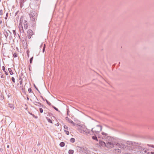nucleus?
Masks as SVG:
<instances>
[{
    "label": "nucleus",
    "mask_w": 154,
    "mask_h": 154,
    "mask_svg": "<svg viewBox=\"0 0 154 154\" xmlns=\"http://www.w3.org/2000/svg\"><path fill=\"white\" fill-rule=\"evenodd\" d=\"M46 119L51 124H53V122L49 118H48L47 117H46Z\"/></svg>",
    "instance_id": "nucleus-20"
},
{
    "label": "nucleus",
    "mask_w": 154,
    "mask_h": 154,
    "mask_svg": "<svg viewBox=\"0 0 154 154\" xmlns=\"http://www.w3.org/2000/svg\"><path fill=\"white\" fill-rule=\"evenodd\" d=\"M28 113L31 115H32V113L31 112H28Z\"/></svg>",
    "instance_id": "nucleus-59"
},
{
    "label": "nucleus",
    "mask_w": 154,
    "mask_h": 154,
    "mask_svg": "<svg viewBox=\"0 0 154 154\" xmlns=\"http://www.w3.org/2000/svg\"><path fill=\"white\" fill-rule=\"evenodd\" d=\"M8 106L9 107L12 109H14V105L12 104L9 103L8 105Z\"/></svg>",
    "instance_id": "nucleus-16"
},
{
    "label": "nucleus",
    "mask_w": 154,
    "mask_h": 154,
    "mask_svg": "<svg viewBox=\"0 0 154 154\" xmlns=\"http://www.w3.org/2000/svg\"><path fill=\"white\" fill-rule=\"evenodd\" d=\"M114 152L117 154H119L121 153V151L119 149H116L114 150Z\"/></svg>",
    "instance_id": "nucleus-15"
},
{
    "label": "nucleus",
    "mask_w": 154,
    "mask_h": 154,
    "mask_svg": "<svg viewBox=\"0 0 154 154\" xmlns=\"http://www.w3.org/2000/svg\"><path fill=\"white\" fill-rule=\"evenodd\" d=\"M92 138L94 140H95L97 141H98V139L97 137L96 136V134L92 137Z\"/></svg>",
    "instance_id": "nucleus-19"
},
{
    "label": "nucleus",
    "mask_w": 154,
    "mask_h": 154,
    "mask_svg": "<svg viewBox=\"0 0 154 154\" xmlns=\"http://www.w3.org/2000/svg\"><path fill=\"white\" fill-rule=\"evenodd\" d=\"M144 152H145V153H147V152H148V151L147 150H143Z\"/></svg>",
    "instance_id": "nucleus-50"
},
{
    "label": "nucleus",
    "mask_w": 154,
    "mask_h": 154,
    "mask_svg": "<svg viewBox=\"0 0 154 154\" xmlns=\"http://www.w3.org/2000/svg\"><path fill=\"white\" fill-rule=\"evenodd\" d=\"M66 120L68 121L69 123L72 124L73 126L75 125V123H74L72 120L69 119L68 117H66L65 118Z\"/></svg>",
    "instance_id": "nucleus-11"
},
{
    "label": "nucleus",
    "mask_w": 154,
    "mask_h": 154,
    "mask_svg": "<svg viewBox=\"0 0 154 154\" xmlns=\"http://www.w3.org/2000/svg\"><path fill=\"white\" fill-rule=\"evenodd\" d=\"M99 144L101 146H106L109 148H113L114 147V145H116L120 148H126L127 145H126L122 143H112L110 142H107L106 143L104 142L101 140H99Z\"/></svg>",
    "instance_id": "nucleus-1"
},
{
    "label": "nucleus",
    "mask_w": 154,
    "mask_h": 154,
    "mask_svg": "<svg viewBox=\"0 0 154 154\" xmlns=\"http://www.w3.org/2000/svg\"><path fill=\"white\" fill-rule=\"evenodd\" d=\"M71 142L72 143H73L75 141V139L74 138H71L70 140Z\"/></svg>",
    "instance_id": "nucleus-29"
},
{
    "label": "nucleus",
    "mask_w": 154,
    "mask_h": 154,
    "mask_svg": "<svg viewBox=\"0 0 154 154\" xmlns=\"http://www.w3.org/2000/svg\"><path fill=\"white\" fill-rule=\"evenodd\" d=\"M22 79L21 78V77L20 76L19 77V79L21 80Z\"/></svg>",
    "instance_id": "nucleus-60"
},
{
    "label": "nucleus",
    "mask_w": 154,
    "mask_h": 154,
    "mask_svg": "<svg viewBox=\"0 0 154 154\" xmlns=\"http://www.w3.org/2000/svg\"><path fill=\"white\" fill-rule=\"evenodd\" d=\"M39 111H40V112L41 113H42L43 112V109L42 108H39Z\"/></svg>",
    "instance_id": "nucleus-38"
},
{
    "label": "nucleus",
    "mask_w": 154,
    "mask_h": 154,
    "mask_svg": "<svg viewBox=\"0 0 154 154\" xmlns=\"http://www.w3.org/2000/svg\"><path fill=\"white\" fill-rule=\"evenodd\" d=\"M1 78H4L5 77V75L4 74H3L2 73V75L1 76Z\"/></svg>",
    "instance_id": "nucleus-44"
},
{
    "label": "nucleus",
    "mask_w": 154,
    "mask_h": 154,
    "mask_svg": "<svg viewBox=\"0 0 154 154\" xmlns=\"http://www.w3.org/2000/svg\"><path fill=\"white\" fill-rule=\"evenodd\" d=\"M69 109H67V114L68 116H69Z\"/></svg>",
    "instance_id": "nucleus-36"
},
{
    "label": "nucleus",
    "mask_w": 154,
    "mask_h": 154,
    "mask_svg": "<svg viewBox=\"0 0 154 154\" xmlns=\"http://www.w3.org/2000/svg\"><path fill=\"white\" fill-rule=\"evenodd\" d=\"M33 32L31 29H29L27 32L28 37L29 39H30L32 36L33 35Z\"/></svg>",
    "instance_id": "nucleus-6"
},
{
    "label": "nucleus",
    "mask_w": 154,
    "mask_h": 154,
    "mask_svg": "<svg viewBox=\"0 0 154 154\" xmlns=\"http://www.w3.org/2000/svg\"><path fill=\"white\" fill-rule=\"evenodd\" d=\"M33 59V57H32L29 59V63L30 64H32Z\"/></svg>",
    "instance_id": "nucleus-28"
},
{
    "label": "nucleus",
    "mask_w": 154,
    "mask_h": 154,
    "mask_svg": "<svg viewBox=\"0 0 154 154\" xmlns=\"http://www.w3.org/2000/svg\"><path fill=\"white\" fill-rule=\"evenodd\" d=\"M8 69L11 75H12L13 74V73L11 68H9Z\"/></svg>",
    "instance_id": "nucleus-21"
},
{
    "label": "nucleus",
    "mask_w": 154,
    "mask_h": 154,
    "mask_svg": "<svg viewBox=\"0 0 154 154\" xmlns=\"http://www.w3.org/2000/svg\"><path fill=\"white\" fill-rule=\"evenodd\" d=\"M63 127L65 129L68 130L69 128L66 125H65Z\"/></svg>",
    "instance_id": "nucleus-35"
},
{
    "label": "nucleus",
    "mask_w": 154,
    "mask_h": 154,
    "mask_svg": "<svg viewBox=\"0 0 154 154\" xmlns=\"http://www.w3.org/2000/svg\"><path fill=\"white\" fill-rule=\"evenodd\" d=\"M40 144H40V143H38V144H37V146H39L40 145Z\"/></svg>",
    "instance_id": "nucleus-57"
},
{
    "label": "nucleus",
    "mask_w": 154,
    "mask_h": 154,
    "mask_svg": "<svg viewBox=\"0 0 154 154\" xmlns=\"http://www.w3.org/2000/svg\"><path fill=\"white\" fill-rule=\"evenodd\" d=\"M45 101L47 103V104L49 106L51 105V103L49 102L47 99H45Z\"/></svg>",
    "instance_id": "nucleus-27"
},
{
    "label": "nucleus",
    "mask_w": 154,
    "mask_h": 154,
    "mask_svg": "<svg viewBox=\"0 0 154 154\" xmlns=\"http://www.w3.org/2000/svg\"><path fill=\"white\" fill-rule=\"evenodd\" d=\"M127 145H132L134 146H137V145H140V144L138 143H136L135 142H134L132 141H128L126 143Z\"/></svg>",
    "instance_id": "nucleus-8"
},
{
    "label": "nucleus",
    "mask_w": 154,
    "mask_h": 154,
    "mask_svg": "<svg viewBox=\"0 0 154 154\" xmlns=\"http://www.w3.org/2000/svg\"><path fill=\"white\" fill-rule=\"evenodd\" d=\"M148 145L149 146H151V147H153L154 148V145H151L148 144Z\"/></svg>",
    "instance_id": "nucleus-45"
},
{
    "label": "nucleus",
    "mask_w": 154,
    "mask_h": 154,
    "mask_svg": "<svg viewBox=\"0 0 154 154\" xmlns=\"http://www.w3.org/2000/svg\"><path fill=\"white\" fill-rule=\"evenodd\" d=\"M2 20H0V24H1L2 23Z\"/></svg>",
    "instance_id": "nucleus-61"
},
{
    "label": "nucleus",
    "mask_w": 154,
    "mask_h": 154,
    "mask_svg": "<svg viewBox=\"0 0 154 154\" xmlns=\"http://www.w3.org/2000/svg\"><path fill=\"white\" fill-rule=\"evenodd\" d=\"M42 44L40 46V48H42Z\"/></svg>",
    "instance_id": "nucleus-62"
},
{
    "label": "nucleus",
    "mask_w": 154,
    "mask_h": 154,
    "mask_svg": "<svg viewBox=\"0 0 154 154\" xmlns=\"http://www.w3.org/2000/svg\"><path fill=\"white\" fill-rule=\"evenodd\" d=\"M51 106L52 107V108H53L54 109H55L56 111L59 112H60V111L58 109L54 106L53 105H51Z\"/></svg>",
    "instance_id": "nucleus-25"
},
{
    "label": "nucleus",
    "mask_w": 154,
    "mask_h": 154,
    "mask_svg": "<svg viewBox=\"0 0 154 154\" xmlns=\"http://www.w3.org/2000/svg\"><path fill=\"white\" fill-rule=\"evenodd\" d=\"M28 91L29 93H31L32 92V90L31 88H29L28 89Z\"/></svg>",
    "instance_id": "nucleus-34"
},
{
    "label": "nucleus",
    "mask_w": 154,
    "mask_h": 154,
    "mask_svg": "<svg viewBox=\"0 0 154 154\" xmlns=\"http://www.w3.org/2000/svg\"><path fill=\"white\" fill-rule=\"evenodd\" d=\"M44 111L45 112V114H47V116H53V114L49 112H47V111L45 110H44Z\"/></svg>",
    "instance_id": "nucleus-13"
},
{
    "label": "nucleus",
    "mask_w": 154,
    "mask_h": 154,
    "mask_svg": "<svg viewBox=\"0 0 154 154\" xmlns=\"http://www.w3.org/2000/svg\"><path fill=\"white\" fill-rule=\"evenodd\" d=\"M26 98H27V100H29V97H28V95L27 94Z\"/></svg>",
    "instance_id": "nucleus-52"
},
{
    "label": "nucleus",
    "mask_w": 154,
    "mask_h": 154,
    "mask_svg": "<svg viewBox=\"0 0 154 154\" xmlns=\"http://www.w3.org/2000/svg\"><path fill=\"white\" fill-rule=\"evenodd\" d=\"M90 134L91 135H95L96 134L95 133H92L91 132V131H90V134Z\"/></svg>",
    "instance_id": "nucleus-43"
},
{
    "label": "nucleus",
    "mask_w": 154,
    "mask_h": 154,
    "mask_svg": "<svg viewBox=\"0 0 154 154\" xmlns=\"http://www.w3.org/2000/svg\"><path fill=\"white\" fill-rule=\"evenodd\" d=\"M3 33L6 38V40L7 42V39H8L9 40H11L12 38L11 35L12 33L8 29H4Z\"/></svg>",
    "instance_id": "nucleus-3"
},
{
    "label": "nucleus",
    "mask_w": 154,
    "mask_h": 154,
    "mask_svg": "<svg viewBox=\"0 0 154 154\" xmlns=\"http://www.w3.org/2000/svg\"><path fill=\"white\" fill-rule=\"evenodd\" d=\"M33 103L35 105L38 106H41L43 109H47V108L45 106L43 105H42L41 103L40 102H38L37 101H34L33 102Z\"/></svg>",
    "instance_id": "nucleus-7"
},
{
    "label": "nucleus",
    "mask_w": 154,
    "mask_h": 154,
    "mask_svg": "<svg viewBox=\"0 0 154 154\" xmlns=\"http://www.w3.org/2000/svg\"><path fill=\"white\" fill-rule=\"evenodd\" d=\"M23 16H21L20 19V23L19 25V26H22L23 22Z\"/></svg>",
    "instance_id": "nucleus-12"
},
{
    "label": "nucleus",
    "mask_w": 154,
    "mask_h": 154,
    "mask_svg": "<svg viewBox=\"0 0 154 154\" xmlns=\"http://www.w3.org/2000/svg\"><path fill=\"white\" fill-rule=\"evenodd\" d=\"M29 15L31 20L33 22H35L36 19V16L34 15V13L33 12H31Z\"/></svg>",
    "instance_id": "nucleus-5"
},
{
    "label": "nucleus",
    "mask_w": 154,
    "mask_h": 154,
    "mask_svg": "<svg viewBox=\"0 0 154 154\" xmlns=\"http://www.w3.org/2000/svg\"><path fill=\"white\" fill-rule=\"evenodd\" d=\"M3 11L2 10H0V15L2 16L3 15Z\"/></svg>",
    "instance_id": "nucleus-39"
},
{
    "label": "nucleus",
    "mask_w": 154,
    "mask_h": 154,
    "mask_svg": "<svg viewBox=\"0 0 154 154\" xmlns=\"http://www.w3.org/2000/svg\"><path fill=\"white\" fill-rule=\"evenodd\" d=\"M74 152V150L72 149H70L68 151V153L69 154H73Z\"/></svg>",
    "instance_id": "nucleus-24"
},
{
    "label": "nucleus",
    "mask_w": 154,
    "mask_h": 154,
    "mask_svg": "<svg viewBox=\"0 0 154 154\" xmlns=\"http://www.w3.org/2000/svg\"><path fill=\"white\" fill-rule=\"evenodd\" d=\"M40 97L42 98V99L44 101H45V99H44L43 98V97L42 96H40Z\"/></svg>",
    "instance_id": "nucleus-47"
},
{
    "label": "nucleus",
    "mask_w": 154,
    "mask_h": 154,
    "mask_svg": "<svg viewBox=\"0 0 154 154\" xmlns=\"http://www.w3.org/2000/svg\"><path fill=\"white\" fill-rule=\"evenodd\" d=\"M18 12V11H17V12H16V13H15V15H16L17 14Z\"/></svg>",
    "instance_id": "nucleus-63"
},
{
    "label": "nucleus",
    "mask_w": 154,
    "mask_h": 154,
    "mask_svg": "<svg viewBox=\"0 0 154 154\" xmlns=\"http://www.w3.org/2000/svg\"><path fill=\"white\" fill-rule=\"evenodd\" d=\"M45 48H43V49H42V52L43 53H44V51H45Z\"/></svg>",
    "instance_id": "nucleus-51"
},
{
    "label": "nucleus",
    "mask_w": 154,
    "mask_h": 154,
    "mask_svg": "<svg viewBox=\"0 0 154 154\" xmlns=\"http://www.w3.org/2000/svg\"><path fill=\"white\" fill-rule=\"evenodd\" d=\"M56 125L57 126H58L59 125V123H57L56 124Z\"/></svg>",
    "instance_id": "nucleus-58"
},
{
    "label": "nucleus",
    "mask_w": 154,
    "mask_h": 154,
    "mask_svg": "<svg viewBox=\"0 0 154 154\" xmlns=\"http://www.w3.org/2000/svg\"><path fill=\"white\" fill-rule=\"evenodd\" d=\"M24 28L25 29H26L28 28V23L27 21L26 20H24L23 23Z\"/></svg>",
    "instance_id": "nucleus-10"
},
{
    "label": "nucleus",
    "mask_w": 154,
    "mask_h": 154,
    "mask_svg": "<svg viewBox=\"0 0 154 154\" xmlns=\"http://www.w3.org/2000/svg\"><path fill=\"white\" fill-rule=\"evenodd\" d=\"M30 67H31V66L30 65H29V70L30 71H31V69H30Z\"/></svg>",
    "instance_id": "nucleus-53"
},
{
    "label": "nucleus",
    "mask_w": 154,
    "mask_h": 154,
    "mask_svg": "<svg viewBox=\"0 0 154 154\" xmlns=\"http://www.w3.org/2000/svg\"><path fill=\"white\" fill-rule=\"evenodd\" d=\"M138 148L140 150H142V151L143 150H145V148H143L142 147L140 146H139L138 147Z\"/></svg>",
    "instance_id": "nucleus-26"
},
{
    "label": "nucleus",
    "mask_w": 154,
    "mask_h": 154,
    "mask_svg": "<svg viewBox=\"0 0 154 154\" xmlns=\"http://www.w3.org/2000/svg\"><path fill=\"white\" fill-rule=\"evenodd\" d=\"M21 90L22 91H25V88H21Z\"/></svg>",
    "instance_id": "nucleus-48"
},
{
    "label": "nucleus",
    "mask_w": 154,
    "mask_h": 154,
    "mask_svg": "<svg viewBox=\"0 0 154 154\" xmlns=\"http://www.w3.org/2000/svg\"><path fill=\"white\" fill-rule=\"evenodd\" d=\"M23 83V79H21V80L20 81V85H21Z\"/></svg>",
    "instance_id": "nucleus-46"
},
{
    "label": "nucleus",
    "mask_w": 154,
    "mask_h": 154,
    "mask_svg": "<svg viewBox=\"0 0 154 154\" xmlns=\"http://www.w3.org/2000/svg\"><path fill=\"white\" fill-rule=\"evenodd\" d=\"M34 86L35 87V89L36 90H38V88L36 87V85H35V84H34Z\"/></svg>",
    "instance_id": "nucleus-49"
},
{
    "label": "nucleus",
    "mask_w": 154,
    "mask_h": 154,
    "mask_svg": "<svg viewBox=\"0 0 154 154\" xmlns=\"http://www.w3.org/2000/svg\"><path fill=\"white\" fill-rule=\"evenodd\" d=\"M4 98V96L2 95H0V100H3Z\"/></svg>",
    "instance_id": "nucleus-30"
},
{
    "label": "nucleus",
    "mask_w": 154,
    "mask_h": 154,
    "mask_svg": "<svg viewBox=\"0 0 154 154\" xmlns=\"http://www.w3.org/2000/svg\"><path fill=\"white\" fill-rule=\"evenodd\" d=\"M78 151L81 153H85L86 154H89L90 153V151L88 150V149L85 147H80L77 146L76 147Z\"/></svg>",
    "instance_id": "nucleus-2"
},
{
    "label": "nucleus",
    "mask_w": 154,
    "mask_h": 154,
    "mask_svg": "<svg viewBox=\"0 0 154 154\" xmlns=\"http://www.w3.org/2000/svg\"><path fill=\"white\" fill-rule=\"evenodd\" d=\"M9 147H10V146L9 145H7V147L8 148H9Z\"/></svg>",
    "instance_id": "nucleus-64"
},
{
    "label": "nucleus",
    "mask_w": 154,
    "mask_h": 154,
    "mask_svg": "<svg viewBox=\"0 0 154 154\" xmlns=\"http://www.w3.org/2000/svg\"><path fill=\"white\" fill-rule=\"evenodd\" d=\"M2 70L5 72V74L6 75H8V73L5 69V67L4 66H2Z\"/></svg>",
    "instance_id": "nucleus-17"
},
{
    "label": "nucleus",
    "mask_w": 154,
    "mask_h": 154,
    "mask_svg": "<svg viewBox=\"0 0 154 154\" xmlns=\"http://www.w3.org/2000/svg\"><path fill=\"white\" fill-rule=\"evenodd\" d=\"M94 128H92L91 130V131L92 133H95V132H94Z\"/></svg>",
    "instance_id": "nucleus-40"
},
{
    "label": "nucleus",
    "mask_w": 154,
    "mask_h": 154,
    "mask_svg": "<svg viewBox=\"0 0 154 154\" xmlns=\"http://www.w3.org/2000/svg\"><path fill=\"white\" fill-rule=\"evenodd\" d=\"M6 16L7 17H8V13H6Z\"/></svg>",
    "instance_id": "nucleus-56"
},
{
    "label": "nucleus",
    "mask_w": 154,
    "mask_h": 154,
    "mask_svg": "<svg viewBox=\"0 0 154 154\" xmlns=\"http://www.w3.org/2000/svg\"><path fill=\"white\" fill-rule=\"evenodd\" d=\"M12 31H13V34L14 35V36H15L16 35V31L15 30H13Z\"/></svg>",
    "instance_id": "nucleus-33"
},
{
    "label": "nucleus",
    "mask_w": 154,
    "mask_h": 154,
    "mask_svg": "<svg viewBox=\"0 0 154 154\" xmlns=\"http://www.w3.org/2000/svg\"><path fill=\"white\" fill-rule=\"evenodd\" d=\"M94 132L96 134H98L102 129V126L100 125H97L94 127Z\"/></svg>",
    "instance_id": "nucleus-4"
},
{
    "label": "nucleus",
    "mask_w": 154,
    "mask_h": 154,
    "mask_svg": "<svg viewBox=\"0 0 154 154\" xmlns=\"http://www.w3.org/2000/svg\"><path fill=\"white\" fill-rule=\"evenodd\" d=\"M29 51H27L26 53L27 54V56L28 57H29Z\"/></svg>",
    "instance_id": "nucleus-42"
},
{
    "label": "nucleus",
    "mask_w": 154,
    "mask_h": 154,
    "mask_svg": "<svg viewBox=\"0 0 154 154\" xmlns=\"http://www.w3.org/2000/svg\"><path fill=\"white\" fill-rule=\"evenodd\" d=\"M19 29L20 30V33H23L24 32V30L23 29V26H18Z\"/></svg>",
    "instance_id": "nucleus-14"
},
{
    "label": "nucleus",
    "mask_w": 154,
    "mask_h": 154,
    "mask_svg": "<svg viewBox=\"0 0 154 154\" xmlns=\"http://www.w3.org/2000/svg\"><path fill=\"white\" fill-rule=\"evenodd\" d=\"M33 117L35 118V119H37L38 117L37 116H35L34 114H32V115Z\"/></svg>",
    "instance_id": "nucleus-41"
},
{
    "label": "nucleus",
    "mask_w": 154,
    "mask_h": 154,
    "mask_svg": "<svg viewBox=\"0 0 154 154\" xmlns=\"http://www.w3.org/2000/svg\"><path fill=\"white\" fill-rule=\"evenodd\" d=\"M11 80L14 83L15 82V78H14V77H12L11 78Z\"/></svg>",
    "instance_id": "nucleus-37"
},
{
    "label": "nucleus",
    "mask_w": 154,
    "mask_h": 154,
    "mask_svg": "<svg viewBox=\"0 0 154 154\" xmlns=\"http://www.w3.org/2000/svg\"><path fill=\"white\" fill-rule=\"evenodd\" d=\"M25 1V0H21L20 1V5L21 7L23 6V3Z\"/></svg>",
    "instance_id": "nucleus-18"
},
{
    "label": "nucleus",
    "mask_w": 154,
    "mask_h": 154,
    "mask_svg": "<svg viewBox=\"0 0 154 154\" xmlns=\"http://www.w3.org/2000/svg\"><path fill=\"white\" fill-rule=\"evenodd\" d=\"M65 143L64 142H61L60 144V146L61 147H63L65 146Z\"/></svg>",
    "instance_id": "nucleus-23"
},
{
    "label": "nucleus",
    "mask_w": 154,
    "mask_h": 154,
    "mask_svg": "<svg viewBox=\"0 0 154 154\" xmlns=\"http://www.w3.org/2000/svg\"><path fill=\"white\" fill-rule=\"evenodd\" d=\"M13 56L14 57H17V55L16 53H14L13 55Z\"/></svg>",
    "instance_id": "nucleus-32"
},
{
    "label": "nucleus",
    "mask_w": 154,
    "mask_h": 154,
    "mask_svg": "<svg viewBox=\"0 0 154 154\" xmlns=\"http://www.w3.org/2000/svg\"><path fill=\"white\" fill-rule=\"evenodd\" d=\"M23 93L24 94H26V93L25 91H23Z\"/></svg>",
    "instance_id": "nucleus-55"
},
{
    "label": "nucleus",
    "mask_w": 154,
    "mask_h": 154,
    "mask_svg": "<svg viewBox=\"0 0 154 154\" xmlns=\"http://www.w3.org/2000/svg\"><path fill=\"white\" fill-rule=\"evenodd\" d=\"M101 134L103 136L102 137V139H107L108 137H109L108 136V134L104 132H102Z\"/></svg>",
    "instance_id": "nucleus-9"
},
{
    "label": "nucleus",
    "mask_w": 154,
    "mask_h": 154,
    "mask_svg": "<svg viewBox=\"0 0 154 154\" xmlns=\"http://www.w3.org/2000/svg\"><path fill=\"white\" fill-rule=\"evenodd\" d=\"M85 132H86V133H88V134H90V130L87 129L86 128L85 130L84 131Z\"/></svg>",
    "instance_id": "nucleus-22"
},
{
    "label": "nucleus",
    "mask_w": 154,
    "mask_h": 154,
    "mask_svg": "<svg viewBox=\"0 0 154 154\" xmlns=\"http://www.w3.org/2000/svg\"><path fill=\"white\" fill-rule=\"evenodd\" d=\"M46 47V45L45 44H44V46H43V48H45Z\"/></svg>",
    "instance_id": "nucleus-54"
},
{
    "label": "nucleus",
    "mask_w": 154,
    "mask_h": 154,
    "mask_svg": "<svg viewBox=\"0 0 154 154\" xmlns=\"http://www.w3.org/2000/svg\"><path fill=\"white\" fill-rule=\"evenodd\" d=\"M64 132L67 135H69V131H66V130H64Z\"/></svg>",
    "instance_id": "nucleus-31"
}]
</instances>
